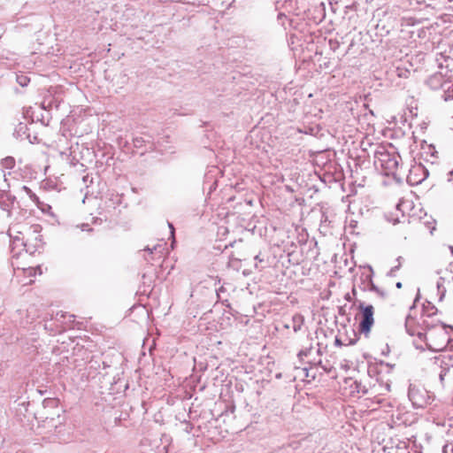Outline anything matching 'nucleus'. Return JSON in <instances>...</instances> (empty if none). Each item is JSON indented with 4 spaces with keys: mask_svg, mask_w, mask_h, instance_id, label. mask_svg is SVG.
<instances>
[{
    "mask_svg": "<svg viewBox=\"0 0 453 453\" xmlns=\"http://www.w3.org/2000/svg\"><path fill=\"white\" fill-rule=\"evenodd\" d=\"M448 274H450V273H448ZM450 279H453V277H450V275L440 276L439 280L437 281V289H438V293L440 294V299H441L442 296L446 293V288L444 286L445 282L447 281L448 283H449Z\"/></svg>",
    "mask_w": 453,
    "mask_h": 453,
    "instance_id": "10",
    "label": "nucleus"
},
{
    "mask_svg": "<svg viewBox=\"0 0 453 453\" xmlns=\"http://www.w3.org/2000/svg\"><path fill=\"white\" fill-rule=\"evenodd\" d=\"M255 260H257V261H259V262H262V261H263V259H261V258H260L259 255H257V256L255 257Z\"/></svg>",
    "mask_w": 453,
    "mask_h": 453,
    "instance_id": "24",
    "label": "nucleus"
},
{
    "mask_svg": "<svg viewBox=\"0 0 453 453\" xmlns=\"http://www.w3.org/2000/svg\"><path fill=\"white\" fill-rule=\"evenodd\" d=\"M22 188L24 189V191H25V192L29 196V197H30L33 201H35V200H36V199H37V196H35V194H34V193L32 192V190H31L29 188H27V187H26V186H23V188Z\"/></svg>",
    "mask_w": 453,
    "mask_h": 453,
    "instance_id": "18",
    "label": "nucleus"
},
{
    "mask_svg": "<svg viewBox=\"0 0 453 453\" xmlns=\"http://www.w3.org/2000/svg\"><path fill=\"white\" fill-rule=\"evenodd\" d=\"M88 225H82V231H85L87 229Z\"/></svg>",
    "mask_w": 453,
    "mask_h": 453,
    "instance_id": "29",
    "label": "nucleus"
},
{
    "mask_svg": "<svg viewBox=\"0 0 453 453\" xmlns=\"http://www.w3.org/2000/svg\"><path fill=\"white\" fill-rule=\"evenodd\" d=\"M452 356L450 354L441 355L435 357V363L439 365L441 372L439 373V379L442 385L445 383L446 377L450 380L451 376L449 374L450 368L453 366L451 364Z\"/></svg>",
    "mask_w": 453,
    "mask_h": 453,
    "instance_id": "6",
    "label": "nucleus"
},
{
    "mask_svg": "<svg viewBox=\"0 0 453 453\" xmlns=\"http://www.w3.org/2000/svg\"><path fill=\"white\" fill-rule=\"evenodd\" d=\"M370 280V290L375 292L377 295H379L381 297H384L386 296V293L380 289L372 280V276H369Z\"/></svg>",
    "mask_w": 453,
    "mask_h": 453,
    "instance_id": "12",
    "label": "nucleus"
},
{
    "mask_svg": "<svg viewBox=\"0 0 453 453\" xmlns=\"http://www.w3.org/2000/svg\"><path fill=\"white\" fill-rule=\"evenodd\" d=\"M449 175L452 176V175H453V171H450V172L449 173Z\"/></svg>",
    "mask_w": 453,
    "mask_h": 453,
    "instance_id": "33",
    "label": "nucleus"
},
{
    "mask_svg": "<svg viewBox=\"0 0 453 453\" xmlns=\"http://www.w3.org/2000/svg\"><path fill=\"white\" fill-rule=\"evenodd\" d=\"M415 170H421V167L420 166H417L414 168Z\"/></svg>",
    "mask_w": 453,
    "mask_h": 453,
    "instance_id": "32",
    "label": "nucleus"
},
{
    "mask_svg": "<svg viewBox=\"0 0 453 453\" xmlns=\"http://www.w3.org/2000/svg\"><path fill=\"white\" fill-rule=\"evenodd\" d=\"M408 396L413 406L416 408H424L430 403L431 396L428 391L424 388L411 386Z\"/></svg>",
    "mask_w": 453,
    "mask_h": 453,
    "instance_id": "5",
    "label": "nucleus"
},
{
    "mask_svg": "<svg viewBox=\"0 0 453 453\" xmlns=\"http://www.w3.org/2000/svg\"><path fill=\"white\" fill-rule=\"evenodd\" d=\"M403 259L402 257H399L396 260L398 262L397 265L394 266L392 269H391V272H395L396 270H398L401 266V260Z\"/></svg>",
    "mask_w": 453,
    "mask_h": 453,
    "instance_id": "21",
    "label": "nucleus"
},
{
    "mask_svg": "<svg viewBox=\"0 0 453 453\" xmlns=\"http://www.w3.org/2000/svg\"><path fill=\"white\" fill-rule=\"evenodd\" d=\"M25 273L28 275V276H34L35 275L36 273L38 274H42V268L41 266H36V267H29L27 269L25 270Z\"/></svg>",
    "mask_w": 453,
    "mask_h": 453,
    "instance_id": "13",
    "label": "nucleus"
},
{
    "mask_svg": "<svg viewBox=\"0 0 453 453\" xmlns=\"http://www.w3.org/2000/svg\"><path fill=\"white\" fill-rule=\"evenodd\" d=\"M446 448H447V446H445V447L443 448V453H446Z\"/></svg>",
    "mask_w": 453,
    "mask_h": 453,
    "instance_id": "34",
    "label": "nucleus"
},
{
    "mask_svg": "<svg viewBox=\"0 0 453 453\" xmlns=\"http://www.w3.org/2000/svg\"><path fill=\"white\" fill-rule=\"evenodd\" d=\"M335 343H336L337 345H342L341 341H340V340H338V339H336V340H335Z\"/></svg>",
    "mask_w": 453,
    "mask_h": 453,
    "instance_id": "28",
    "label": "nucleus"
},
{
    "mask_svg": "<svg viewBox=\"0 0 453 453\" xmlns=\"http://www.w3.org/2000/svg\"><path fill=\"white\" fill-rule=\"evenodd\" d=\"M399 159V155L388 152L384 147H378L374 152V165L380 167L387 176L395 174Z\"/></svg>",
    "mask_w": 453,
    "mask_h": 453,
    "instance_id": "1",
    "label": "nucleus"
},
{
    "mask_svg": "<svg viewBox=\"0 0 453 453\" xmlns=\"http://www.w3.org/2000/svg\"><path fill=\"white\" fill-rule=\"evenodd\" d=\"M350 387L353 388V392H357L358 394H366L367 388L365 385H363L361 382H358L357 380L353 381Z\"/></svg>",
    "mask_w": 453,
    "mask_h": 453,
    "instance_id": "11",
    "label": "nucleus"
},
{
    "mask_svg": "<svg viewBox=\"0 0 453 453\" xmlns=\"http://www.w3.org/2000/svg\"><path fill=\"white\" fill-rule=\"evenodd\" d=\"M440 68L441 69V71L432 75L427 80V85L433 89L441 88L443 90L442 98L444 101L447 102L453 98V95L451 93L453 84L451 83L450 81L452 78V74L451 71L448 69L445 71V73L442 72V63L440 64Z\"/></svg>",
    "mask_w": 453,
    "mask_h": 453,
    "instance_id": "2",
    "label": "nucleus"
},
{
    "mask_svg": "<svg viewBox=\"0 0 453 453\" xmlns=\"http://www.w3.org/2000/svg\"><path fill=\"white\" fill-rule=\"evenodd\" d=\"M15 161L13 157H8L2 160V165L5 168H12L14 166Z\"/></svg>",
    "mask_w": 453,
    "mask_h": 453,
    "instance_id": "15",
    "label": "nucleus"
},
{
    "mask_svg": "<svg viewBox=\"0 0 453 453\" xmlns=\"http://www.w3.org/2000/svg\"><path fill=\"white\" fill-rule=\"evenodd\" d=\"M27 129V125L20 122L15 128V133L18 136H22L23 134H26Z\"/></svg>",
    "mask_w": 453,
    "mask_h": 453,
    "instance_id": "14",
    "label": "nucleus"
},
{
    "mask_svg": "<svg viewBox=\"0 0 453 453\" xmlns=\"http://www.w3.org/2000/svg\"><path fill=\"white\" fill-rule=\"evenodd\" d=\"M154 252L158 253L160 257L163 256L164 247L161 244L155 245L153 247Z\"/></svg>",
    "mask_w": 453,
    "mask_h": 453,
    "instance_id": "19",
    "label": "nucleus"
},
{
    "mask_svg": "<svg viewBox=\"0 0 453 453\" xmlns=\"http://www.w3.org/2000/svg\"><path fill=\"white\" fill-rule=\"evenodd\" d=\"M410 207V203L408 201H400L397 204H396V210L400 211L403 212V214H404V210L406 208Z\"/></svg>",
    "mask_w": 453,
    "mask_h": 453,
    "instance_id": "16",
    "label": "nucleus"
},
{
    "mask_svg": "<svg viewBox=\"0 0 453 453\" xmlns=\"http://www.w3.org/2000/svg\"><path fill=\"white\" fill-rule=\"evenodd\" d=\"M307 356V351L306 350H301L299 353H298V357L300 358H302L303 357H305Z\"/></svg>",
    "mask_w": 453,
    "mask_h": 453,
    "instance_id": "22",
    "label": "nucleus"
},
{
    "mask_svg": "<svg viewBox=\"0 0 453 453\" xmlns=\"http://www.w3.org/2000/svg\"><path fill=\"white\" fill-rule=\"evenodd\" d=\"M88 225H82V231H85L87 229Z\"/></svg>",
    "mask_w": 453,
    "mask_h": 453,
    "instance_id": "30",
    "label": "nucleus"
},
{
    "mask_svg": "<svg viewBox=\"0 0 453 453\" xmlns=\"http://www.w3.org/2000/svg\"><path fill=\"white\" fill-rule=\"evenodd\" d=\"M17 81L20 86L25 87L27 85L29 79L27 76L21 75L17 77Z\"/></svg>",
    "mask_w": 453,
    "mask_h": 453,
    "instance_id": "17",
    "label": "nucleus"
},
{
    "mask_svg": "<svg viewBox=\"0 0 453 453\" xmlns=\"http://www.w3.org/2000/svg\"><path fill=\"white\" fill-rule=\"evenodd\" d=\"M38 225L27 226V224H14L9 228V234L13 239V243L20 242L27 252H32L28 247L30 235L38 232Z\"/></svg>",
    "mask_w": 453,
    "mask_h": 453,
    "instance_id": "3",
    "label": "nucleus"
},
{
    "mask_svg": "<svg viewBox=\"0 0 453 453\" xmlns=\"http://www.w3.org/2000/svg\"><path fill=\"white\" fill-rule=\"evenodd\" d=\"M358 309L361 311L359 332L367 337L374 324V308L371 304L365 305V303L361 302L358 305Z\"/></svg>",
    "mask_w": 453,
    "mask_h": 453,
    "instance_id": "4",
    "label": "nucleus"
},
{
    "mask_svg": "<svg viewBox=\"0 0 453 453\" xmlns=\"http://www.w3.org/2000/svg\"><path fill=\"white\" fill-rule=\"evenodd\" d=\"M168 226L169 228L171 229V235L173 237V242H172V248L173 247V243L175 242L174 240V227H173V225L170 222H168Z\"/></svg>",
    "mask_w": 453,
    "mask_h": 453,
    "instance_id": "20",
    "label": "nucleus"
},
{
    "mask_svg": "<svg viewBox=\"0 0 453 453\" xmlns=\"http://www.w3.org/2000/svg\"><path fill=\"white\" fill-rule=\"evenodd\" d=\"M402 286H403V285H402V282H397V283H396V288H402Z\"/></svg>",
    "mask_w": 453,
    "mask_h": 453,
    "instance_id": "26",
    "label": "nucleus"
},
{
    "mask_svg": "<svg viewBox=\"0 0 453 453\" xmlns=\"http://www.w3.org/2000/svg\"><path fill=\"white\" fill-rule=\"evenodd\" d=\"M14 196L4 193L0 194V209L4 211H6L8 216H11V211L14 205Z\"/></svg>",
    "mask_w": 453,
    "mask_h": 453,
    "instance_id": "7",
    "label": "nucleus"
},
{
    "mask_svg": "<svg viewBox=\"0 0 453 453\" xmlns=\"http://www.w3.org/2000/svg\"><path fill=\"white\" fill-rule=\"evenodd\" d=\"M445 62H448V59H445ZM445 67H446V69L449 67V64L448 63H446Z\"/></svg>",
    "mask_w": 453,
    "mask_h": 453,
    "instance_id": "31",
    "label": "nucleus"
},
{
    "mask_svg": "<svg viewBox=\"0 0 453 453\" xmlns=\"http://www.w3.org/2000/svg\"><path fill=\"white\" fill-rule=\"evenodd\" d=\"M303 322H304V318H303V315H301V314H295L292 317L291 324L290 325H286V327L287 328L292 327L293 330L296 333V332L301 330V328H302V326L303 325Z\"/></svg>",
    "mask_w": 453,
    "mask_h": 453,
    "instance_id": "8",
    "label": "nucleus"
},
{
    "mask_svg": "<svg viewBox=\"0 0 453 453\" xmlns=\"http://www.w3.org/2000/svg\"><path fill=\"white\" fill-rule=\"evenodd\" d=\"M145 251H148L149 253L150 254H153L154 253V250L153 248H150L149 246H147L145 249H144Z\"/></svg>",
    "mask_w": 453,
    "mask_h": 453,
    "instance_id": "23",
    "label": "nucleus"
},
{
    "mask_svg": "<svg viewBox=\"0 0 453 453\" xmlns=\"http://www.w3.org/2000/svg\"><path fill=\"white\" fill-rule=\"evenodd\" d=\"M0 178H5V173L3 171H0Z\"/></svg>",
    "mask_w": 453,
    "mask_h": 453,
    "instance_id": "25",
    "label": "nucleus"
},
{
    "mask_svg": "<svg viewBox=\"0 0 453 453\" xmlns=\"http://www.w3.org/2000/svg\"><path fill=\"white\" fill-rule=\"evenodd\" d=\"M449 250H450L451 254H453V245H449Z\"/></svg>",
    "mask_w": 453,
    "mask_h": 453,
    "instance_id": "27",
    "label": "nucleus"
},
{
    "mask_svg": "<svg viewBox=\"0 0 453 453\" xmlns=\"http://www.w3.org/2000/svg\"><path fill=\"white\" fill-rule=\"evenodd\" d=\"M414 319L408 316L405 320V328L407 333L410 335H417L419 339H421L424 336V334L420 331L416 330V328L413 327Z\"/></svg>",
    "mask_w": 453,
    "mask_h": 453,
    "instance_id": "9",
    "label": "nucleus"
}]
</instances>
